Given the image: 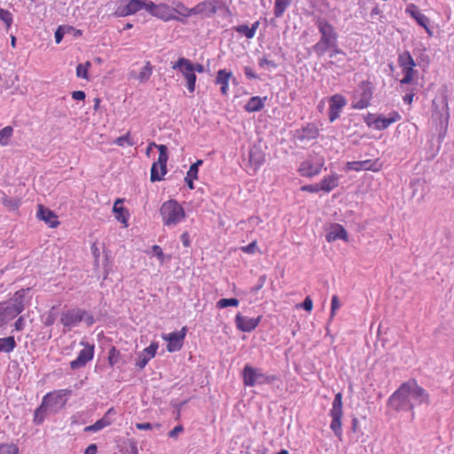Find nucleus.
Masks as SVG:
<instances>
[{
  "label": "nucleus",
  "mask_w": 454,
  "mask_h": 454,
  "mask_svg": "<svg viewBox=\"0 0 454 454\" xmlns=\"http://www.w3.org/2000/svg\"><path fill=\"white\" fill-rule=\"evenodd\" d=\"M387 403L395 411H411L414 419V408L430 404L429 393L415 380L403 383L388 398Z\"/></svg>",
  "instance_id": "1"
},
{
  "label": "nucleus",
  "mask_w": 454,
  "mask_h": 454,
  "mask_svg": "<svg viewBox=\"0 0 454 454\" xmlns=\"http://www.w3.org/2000/svg\"><path fill=\"white\" fill-rule=\"evenodd\" d=\"M320 34L319 41L312 46L317 57H322L327 51V47L338 41V33L327 20L317 18L315 21Z\"/></svg>",
  "instance_id": "2"
},
{
  "label": "nucleus",
  "mask_w": 454,
  "mask_h": 454,
  "mask_svg": "<svg viewBox=\"0 0 454 454\" xmlns=\"http://www.w3.org/2000/svg\"><path fill=\"white\" fill-rule=\"evenodd\" d=\"M81 322H84L88 326H91L95 320L91 313L80 308L67 309L60 314V323L66 331H70L78 326Z\"/></svg>",
  "instance_id": "3"
},
{
  "label": "nucleus",
  "mask_w": 454,
  "mask_h": 454,
  "mask_svg": "<svg viewBox=\"0 0 454 454\" xmlns=\"http://www.w3.org/2000/svg\"><path fill=\"white\" fill-rule=\"evenodd\" d=\"M163 223L167 226H175L185 218L184 208L176 200L164 202L160 210Z\"/></svg>",
  "instance_id": "4"
},
{
  "label": "nucleus",
  "mask_w": 454,
  "mask_h": 454,
  "mask_svg": "<svg viewBox=\"0 0 454 454\" xmlns=\"http://www.w3.org/2000/svg\"><path fill=\"white\" fill-rule=\"evenodd\" d=\"M372 94V83L368 81H363L359 83L357 89L353 91L351 107L357 110L367 108L370 106Z\"/></svg>",
  "instance_id": "5"
},
{
  "label": "nucleus",
  "mask_w": 454,
  "mask_h": 454,
  "mask_svg": "<svg viewBox=\"0 0 454 454\" xmlns=\"http://www.w3.org/2000/svg\"><path fill=\"white\" fill-rule=\"evenodd\" d=\"M242 379L244 385L254 387L255 385L270 384L275 380L274 376L266 375L262 369L254 368L250 364H246L242 371Z\"/></svg>",
  "instance_id": "6"
},
{
  "label": "nucleus",
  "mask_w": 454,
  "mask_h": 454,
  "mask_svg": "<svg viewBox=\"0 0 454 454\" xmlns=\"http://www.w3.org/2000/svg\"><path fill=\"white\" fill-rule=\"evenodd\" d=\"M147 12L162 21L176 20L184 23V20L173 14L172 7L165 3L155 4L153 1H149L147 4Z\"/></svg>",
  "instance_id": "7"
},
{
  "label": "nucleus",
  "mask_w": 454,
  "mask_h": 454,
  "mask_svg": "<svg viewBox=\"0 0 454 454\" xmlns=\"http://www.w3.org/2000/svg\"><path fill=\"white\" fill-rule=\"evenodd\" d=\"M325 165V159L318 155H309L299 166L298 172L301 176L313 177L317 176Z\"/></svg>",
  "instance_id": "8"
},
{
  "label": "nucleus",
  "mask_w": 454,
  "mask_h": 454,
  "mask_svg": "<svg viewBox=\"0 0 454 454\" xmlns=\"http://www.w3.org/2000/svg\"><path fill=\"white\" fill-rule=\"evenodd\" d=\"M159 150L157 161L153 162L151 168V181H160L167 174V161L168 159V147L165 145H155Z\"/></svg>",
  "instance_id": "9"
},
{
  "label": "nucleus",
  "mask_w": 454,
  "mask_h": 454,
  "mask_svg": "<svg viewBox=\"0 0 454 454\" xmlns=\"http://www.w3.org/2000/svg\"><path fill=\"white\" fill-rule=\"evenodd\" d=\"M70 394L69 389L55 390L45 395L42 403L50 411H57L66 405Z\"/></svg>",
  "instance_id": "10"
},
{
  "label": "nucleus",
  "mask_w": 454,
  "mask_h": 454,
  "mask_svg": "<svg viewBox=\"0 0 454 454\" xmlns=\"http://www.w3.org/2000/svg\"><path fill=\"white\" fill-rule=\"evenodd\" d=\"M172 69L179 70L186 80L188 90L192 93L195 90L197 76L192 67V61L181 57L175 63H172Z\"/></svg>",
  "instance_id": "11"
},
{
  "label": "nucleus",
  "mask_w": 454,
  "mask_h": 454,
  "mask_svg": "<svg viewBox=\"0 0 454 454\" xmlns=\"http://www.w3.org/2000/svg\"><path fill=\"white\" fill-rule=\"evenodd\" d=\"M342 395L341 393H337L334 396L332 409L330 411V416L332 417L330 427L337 437H340L342 434Z\"/></svg>",
  "instance_id": "12"
},
{
  "label": "nucleus",
  "mask_w": 454,
  "mask_h": 454,
  "mask_svg": "<svg viewBox=\"0 0 454 454\" xmlns=\"http://www.w3.org/2000/svg\"><path fill=\"white\" fill-rule=\"evenodd\" d=\"M398 64L402 67L403 77L400 81L402 84H409L411 82L416 66L415 61L409 51H405L398 57Z\"/></svg>",
  "instance_id": "13"
},
{
  "label": "nucleus",
  "mask_w": 454,
  "mask_h": 454,
  "mask_svg": "<svg viewBox=\"0 0 454 454\" xmlns=\"http://www.w3.org/2000/svg\"><path fill=\"white\" fill-rule=\"evenodd\" d=\"M187 327L184 326L180 331L163 334L162 339L168 342L167 350L170 353L180 350L184 345Z\"/></svg>",
  "instance_id": "14"
},
{
  "label": "nucleus",
  "mask_w": 454,
  "mask_h": 454,
  "mask_svg": "<svg viewBox=\"0 0 454 454\" xmlns=\"http://www.w3.org/2000/svg\"><path fill=\"white\" fill-rule=\"evenodd\" d=\"M149 0H129L125 5H120L114 12L116 17H126L133 15L145 9L147 12Z\"/></svg>",
  "instance_id": "15"
},
{
  "label": "nucleus",
  "mask_w": 454,
  "mask_h": 454,
  "mask_svg": "<svg viewBox=\"0 0 454 454\" xmlns=\"http://www.w3.org/2000/svg\"><path fill=\"white\" fill-rule=\"evenodd\" d=\"M81 345H83L84 348L80 350L77 357L70 363V367L73 370L84 367L94 356V345L83 341L81 342Z\"/></svg>",
  "instance_id": "16"
},
{
  "label": "nucleus",
  "mask_w": 454,
  "mask_h": 454,
  "mask_svg": "<svg viewBox=\"0 0 454 454\" xmlns=\"http://www.w3.org/2000/svg\"><path fill=\"white\" fill-rule=\"evenodd\" d=\"M347 105V99L340 94L329 98V121L333 122L340 117V111Z\"/></svg>",
  "instance_id": "17"
},
{
  "label": "nucleus",
  "mask_w": 454,
  "mask_h": 454,
  "mask_svg": "<svg viewBox=\"0 0 454 454\" xmlns=\"http://www.w3.org/2000/svg\"><path fill=\"white\" fill-rule=\"evenodd\" d=\"M262 316H258L257 317H248L238 313L235 317L236 327L239 331L245 333H250L254 330L260 324Z\"/></svg>",
  "instance_id": "18"
},
{
  "label": "nucleus",
  "mask_w": 454,
  "mask_h": 454,
  "mask_svg": "<svg viewBox=\"0 0 454 454\" xmlns=\"http://www.w3.org/2000/svg\"><path fill=\"white\" fill-rule=\"evenodd\" d=\"M158 348V343L153 342L147 348L143 349L142 352L138 354V357L136 361V366L140 369H144L148 362L155 356Z\"/></svg>",
  "instance_id": "19"
},
{
  "label": "nucleus",
  "mask_w": 454,
  "mask_h": 454,
  "mask_svg": "<svg viewBox=\"0 0 454 454\" xmlns=\"http://www.w3.org/2000/svg\"><path fill=\"white\" fill-rule=\"evenodd\" d=\"M19 315V310L13 309L9 303L0 302V328L5 326L11 320Z\"/></svg>",
  "instance_id": "20"
},
{
  "label": "nucleus",
  "mask_w": 454,
  "mask_h": 454,
  "mask_svg": "<svg viewBox=\"0 0 454 454\" xmlns=\"http://www.w3.org/2000/svg\"><path fill=\"white\" fill-rule=\"evenodd\" d=\"M346 170L361 171V170H372L378 171L379 167L377 162L371 160H360V161H348L345 167Z\"/></svg>",
  "instance_id": "21"
},
{
  "label": "nucleus",
  "mask_w": 454,
  "mask_h": 454,
  "mask_svg": "<svg viewBox=\"0 0 454 454\" xmlns=\"http://www.w3.org/2000/svg\"><path fill=\"white\" fill-rule=\"evenodd\" d=\"M217 12V5L215 0L204 1L193 7V15L202 14L207 17H211Z\"/></svg>",
  "instance_id": "22"
},
{
  "label": "nucleus",
  "mask_w": 454,
  "mask_h": 454,
  "mask_svg": "<svg viewBox=\"0 0 454 454\" xmlns=\"http://www.w3.org/2000/svg\"><path fill=\"white\" fill-rule=\"evenodd\" d=\"M36 215L39 219L44 221L51 228H55L59 224L56 214L42 205H39Z\"/></svg>",
  "instance_id": "23"
},
{
  "label": "nucleus",
  "mask_w": 454,
  "mask_h": 454,
  "mask_svg": "<svg viewBox=\"0 0 454 454\" xmlns=\"http://www.w3.org/2000/svg\"><path fill=\"white\" fill-rule=\"evenodd\" d=\"M115 411L114 408H110L106 413L103 416L102 419L97 420L94 424L85 427V432H98L102 430L103 428L108 427L112 423V419H110L111 414H114Z\"/></svg>",
  "instance_id": "24"
},
{
  "label": "nucleus",
  "mask_w": 454,
  "mask_h": 454,
  "mask_svg": "<svg viewBox=\"0 0 454 454\" xmlns=\"http://www.w3.org/2000/svg\"><path fill=\"white\" fill-rule=\"evenodd\" d=\"M264 153L259 146L254 145L249 151V164L256 171L264 162Z\"/></svg>",
  "instance_id": "25"
},
{
  "label": "nucleus",
  "mask_w": 454,
  "mask_h": 454,
  "mask_svg": "<svg viewBox=\"0 0 454 454\" xmlns=\"http://www.w3.org/2000/svg\"><path fill=\"white\" fill-rule=\"evenodd\" d=\"M326 240L333 242L337 239L348 240V233L344 227L339 223H335L331 226L329 231L326 234Z\"/></svg>",
  "instance_id": "26"
},
{
  "label": "nucleus",
  "mask_w": 454,
  "mask_h": 454,
  "mask_svg": "<svg viewBox=\"0 0 454 454\" xmlns=\"http://www.w3.org/2000/svg\"><path fill=\"white\" fill-rule=\"evenodd\" d=\"M232 77V72L220 69L215 77V83L221 86L220 90L223 95H227L229 91V82Z\"/></svg>",
  "instance_id": "27"
},
{
  "label": "nucleus",
  "mask_w": 454,
  "mask_h": 454,
  "mask_svg": "<svg viewBox=\"0 0 454 454\" xmlns=\"http://www.w3.org/2000/svg\"><path fill=\"white\" fill-rule=\"evenodd\" d=\"M297 137L301 141L315 139L319 135V130L314 123H309L297 131Z\"/></svg>",
  "instance_id": "28"
},
{
  "label": "nucleus",
  "mask_w": 454,
  "mask_h": 454,
  "mask_svg": "<svg viewBox=\"0 0 454 454\" xmlns=\"http://www.w3.org/2000/svg\"><path fill=\"white\" fill-rule=\"evenodd\" d=\"M27 291H28V289L27 290L20 289L14 294L13 297L9 301H6L13 309H18L19 314H20L25 309L24 299H25V295L27 293Z\"/></svg>",
  "instance_id": "29"
},
{
  "label": "nucleus",
  "mask_w": 454,
  "mask_h": 454,
  "mask_svg": "<svg viewBox=\"0 0 454 454\" xmlns=\"http://www.w3.org/2000/svg\"><path fill=\"white\" fill-rule=\"evenodd\" d=\"M266 100L267 97H252L251 98H249L244 108L248 113L259 112L264 107V103Z\"/></svg>",
  "instance_id": "30"
},
{
  "label": "nucleus",
  "mask_w": 454,
  "mask_h": 454,
  "mask_svg": "<svg viewBox=\"0 0 454 454\" xmlns=\"http://www.w3.org/2000/svg\"><path fill=\"white\" fill-rule=\"evenodd\" d=\"M339 175L333 174L328 176H325L319 183L321 191L330 192L339 184Z\"/></svg>",
  "instance_id": "31"
},
{
  "label": "nucleus",
  "mask_w": 454,
  "mask_h": 454,
  "mask_svg": "<svg viewBox=\"0 0 454 454\" xmlns=\"http://www.w3.org/2000/svg\"><path fill=\"white\" fill-rule=\"evenodd\" d=\"M153 74V66L149 61H147L145 66L141 68L140 72L137 74H135V72L132 71L130 75L137 80L139 82L143 83L147 82Z\"/></svg>",
  "instance_id": "32"
},
{
  "label": "nucleus",
  "mask_w": 454,
  "mask_h": 454,
  "mask_svg": "<svg viewBox=\"0 0 454 454\" xmlns=\"http://www.w3.org/2000/svg\"><path fill=\"white\" fill-rule=\"evenodd\" d=\"M411 12V16L415 19L419 25L423 27L428 33H430V29L428 27L429 20L419 10H418L414 5L411 7V10L408 9Z\"/></svg>",
  "instance_id": "33"
},
{
  "label": "nucleus",
  "mask_w": 454,
  "mask_h": 454,
  "mask_svg": "<svg viewBox=\"0 0 454 454\" xmlns=\"http://www.w3.org/2000/svg\"><path fill=\"white\" fill-rule=\"evenodd\" d=\"M365 121L369 127L373 126V128L378 130L386 129L392 124L391 120H389L388 118H387L385 116H379L376 119H374L372 121H371L367 119Z\"/></svg>",
  "instance_id": "34"
},
{
  "label": "nucleus",
  "mask_w": 454,
  "mask_h": 454,
  "mask_svg": "<svg viewBox=\"0 0 454 454\" xmlns=\"http://www.w3.org/2000/svg\"><path fill=\"white\" fill-rule=\"evenodd\" d=\"M122 200L118 199L114 205L113 211L116 214V219L127 225L128 216L127 210L121 205Z\"/></svg>",
  "instance_id": "35"
},
{
  "label": "nucleus",
  "mask_w": 454,
  "mask_h": 454,
  "mask_svg": "<svg viewBox=\"0 0 454 454\" xmlns=\"http://www.w3.org/2000/svg\"><path fill=\"white\" fill-rule=\"evenodd\" d=\"M173 5H174V7H172L173 14L176 13L177 15L184 17V18H187V17L193 15V8L186 7L180 1H174Z\"/></svg>",
  "instance_id": "36"
},
{
  "label": "nucleus",
  "mask_w": 454,
  "mask_h": 454,
  "mask_svg": "<svg viewBox=\"0 0 454 454\" xmlns=\"http://www.w3.org/2000/svg\"><path fill=\"white\" fill-rule=\"evenodd\" d=\"M15 347L16 341L14 337L0 338V352L10 353L14 350Z\"/></svg>",
  "instance_id": "37"
},
{
  "label": "nucleus",
  "mask_w": 454,
  "mask_h": 454,
  "mask_svg": "<svg viewBox=\"0 0 454 454\" xmlns=\"http://www.w3.org/2000/svg\"><path fill=\"white\" fill-rule=\"evenodd\" d=\"M292 0H275L274 15L276 18L283 16L284 12L291 4Z\"/></svg>",
  "instance_id": "38"
},
{
  "label": "nucleus",
  "mask_w": 454,
  "mask_h": 454,
  "mask_svg": "<svg viewBox=\"0 0 454 454\" xmlns=\"http://www.w3.org/2000/svg\"><path fill=\"white\" fill-rule=\"evenodd\" d=\"M1 202L4 206L11 210L18 209L20 205V200L15 198H9L4 193H2Z\"/></svg>",
  "instance_id": "39"
},
{
  "label": "nucleus",
  "mask_w": 454,
  "mask_h": 454,
  "mask_svg": "<svg viewBox=\"0 0 454 454\" xmlns=\"http://www.w3.org/2000/svg\"><path fill=\"white\" fill-rule=\"evenodd\" d=\"M197 178L198 171H196V166H191L184 178L185 183L188 185L189 189H194L193 181L196 180Z\"/></svg>",
  "instance_id": "40"
},
{
  "label": "nucleus",
  "mask_w": 454,
  "mask_h": 454,
  "mask_svg": "<svg viewBox=\"0 0 454 454\" xmlns=\"http://www.w3.org/2000/svg\"><path fill=\"white\" fill-rule=\"evenodd\" d=\"M13 129L11 126H6L0 130V145H6L12 136Z\"/></svg>",
  "instance_id": "41"
},
{
  "label": "nucleus",
  "mask_w": 454,
  "mask_h": 454,
  "mask_svg": "<svg viewBox=\"0 0 454 454\" xmlns=\"http://www.w3.org/2000/svg\"><path fill=\"white\" fill-rule=\"evenodd\" d=\"M239 304V301L236 298H223L216 302V308L224 309L227 307H237Z\"/></svg>",
  "instance_id": "42"
},
{
  "label": "nucleus",
  "mask_w": 454,
  "mask_h": 454,
  "mask_svg": "<svg viewBox=\"0 0 454 454\" xmlns=\"http://www.w3.org/2000/svg\"><path fill=\"white\" fill-rule=\"evenodd\" d=\"M48 411L49 410L47 409V407L44 406L43 403H42L41 405L35 411V417H34L35 423H36V424L43 423L45 419L46 412Z\"/></svg>",
  "instance_id": "43"
},
{
  "label": "nucleus",
  "mask_w": 454,
  "mask_h": 454,
  "mask_svg": "<svg viewBox=\"0 0 454 454\" xmlns=\"http://www.w3.org/2000/svg\"><path fill=\"white\" fill-rule=\"evenodd\" d=\"M0 454H19V448L13 443L0 444Z\"/></svg>",
  "instance_id": "44"
},
{
  "label": "nucleus",
  "mask_w": 454,
  "mask_h": 454,
  "mask_svg": "<svg viewBox=\"0 0 454 454\" xmlns=\"http://www.w3.org/2000/svg\"><path fill=\"white\" fill-rule=\"evenodd\" d=\"M0 20L5 24L6 29H9L13 22L12 14L4 9L0 12Z\"/></svg>",
  "instance_id": "45"
},
{
  "label": "nucleus",
  "mask_w": 454,
  "mask_h": 454,
  "mask_svg": "<svg viewBox=\"0 0 454 454\" xmlns=\"http://www.w3.org/2000/svg\"><path fill=\"white\" fill-rule=\"evenodd\" d=\"M235 31L239 34L244 35L247 39L254 38L253 30H251L250 27L246 24L239 25L234 27Z\"/></svg>",
  "instance_id": "46"
},
{
  "label": "nucleus",
  "mask_w": 454,
  "mask_h": 454,
  "mask_svg": "<svg viewBox=\"0 0 454 454\" xmlns=\"http://www.w3.org/2000/svg\"><path fill=\"white\" fill-rule=\"evenodd\" d=\"M90 67V63L87 61L85 64H79L76 67V75L79 78L88 79V69Z\"/></svg>",
  "instance_id": "47"
},
{
  "label": "nucleus",
  "mask_w": 454,
  "mask_h": 454,
  "mask_svg": "<svg viewBox=\"0 0 454 454\" xmlns=\"http://www.w3.org/2000/svg\"><path fill=\"white\" fill-rule=\"evenodd\" d=\"M153 254L157 256L158 260L160 263H163L166 260H170L171 255H165L162 252V249L160 246L154 245L152 247Z\"/></svg>",
  "instance_id": "48"
},
{
  "label": "nucleus",
  "mask_w": 454,
  "mask_h": 454,
  "mask_svg": "<svg viewBox=\"0 0 454 454\" xmlns=\"http://www.w3.org/2000/svg\"><path fill=\"white\" fill-rule=\"evenodd\" d=\"M327 51H330L329 57L334 58L339 54L345 55V52L339 47L338 41L327 47Z\"/></svg>",
  "instance_id": "49"
},
{
  "label": "nucleus",
  "mask_w": 454,
  "mask_h": 454,
  "mask_svg": "<svg viewBox=\"0 0 454 454\" xmlns=\"http://www.w3.org/2000/svg\"><path fill=\"white\" fill-rule=\"evenodd\" d=\"M114 144L119 146H124L125 145H133V142L131 141L129 134L117 137Z\"/></svg>",
  "instance_id": "50"
},
{
  "label": "nucleus",
  "mask_w": 454,
  "mask_h": 454,
  "mask_svg": "<svg viewBox=\"0 0 454 454\" xmlns=\"http://www.w3.org/2000/svg\"><path fill=\"white\" fill-rule=\"evenodd\" d=\"M340 307V301L337 295H333L332 297L331 301V315L330 317L333 318L335 315V311Z\"/></svg>",
  "instance_id": "51"
},
{
  "label": "nucleus",
  "mask_w": 454,
  "mask_h": 454,
  "mask_svg": "<svg viewBox=\"0 0 454 454\" xmlns=\"http://www.w3.org/2000/svg\"><path fill=\"white\" fill-rule=\"evenodd\" d=\"M67 27H59L57 30L55 31V42L56 43H59L65 34H67Z\"/></svg>",
  "instance_id": "52"
},
{
  "label": "nucleus",
  "mask_w": 454,
  "mask_h": 454,
  "mask_svg": "<svg viewBox=\"0 0 454 454\" xmlns=\"http://www.w3.org/2000/svg\"><path fill=\"white\" fill-rule=\"evenodd\" d=\"M122 454H138L137 443L133 441L129 442V446L122 450Z\"/></svg>",
  "instance_id": "53"
},
{
  "label": "nucleus",
  "mask_w": 454,
  "mask_h": 454,
  "mask_svg": "<svg viewBox=\"0 0 454 454\" xmlns=\"http://www.w3.org/2000/svg\"><path fill=\"white\" fill-rule=\"evenodd\" d=\"M256 249H257L256 241H253V242L249 243L247 246L241 247V250L243 252L249 254H254Z\"/></svg>",
  "instance_id": "54"
},
{
  "label": "nucleus",
  "mask_w": 454,
  "mask_h": 454,
  "mask_svg": "<svg viewBox=\"0 0 454 454\" xmlns=\"http://www.w3.org/2000/svg\"><path fill=\"white\" fill-rule=\"evenodd\" d=\"M55 307H52L51 309L49 312V315L47 316L45 319V325L50 326L52 325L56 321V314L54 312Z\"/></svg>",
  "instance_id": "55"
},
{
  "label": "nucleus",
  "mask_w": 454,
  "mask_h": 454,
  "mask_svg": "<svg viewBox=\"0 0 454 454\" xmlns=\"http://www.w3.org/2000/svg\"><path fill=\"white\" fill-rule=\"evenodd\" d=\"M301 191L314 193L321 191V188L319 184H307L301 187Z\"/></svg>",
  "instance_id": "56"
},
{
  "label": "nucleus",
  "mask_w": 454,
  "mask_h": 454,
  "mask_svg": "<svg viewBox=\"0 0 454 454\" xmlns=\"http://www.w3.org/2000/svg\"><path fill=\"white\" fill-rule=\"evenodd\" d=\"M259 66L262 67H263L265 66H269V67H273V68L277 67V64L274 61L269 60L265 57H263V58L259 59Z\"/></svg>",
  "instance_id": "57"
},
{
  "label": "nucleus",
  "mask_w": 454,
  "mask_h": 454,
  "mask_svg": "<svg viewBox=\"0 0 454 454\" xmlns=\"http://www.w3.org/2000/svg\"><path fill=\"white\" fill-rule=\"evenodd\" d=\"M244 73L247 78L248 79H258V75L250 67H245Z\"/></svg>",
  "instance_id": "58"
},
{
  "label": "nucleus",
  "mask_w": 454,
  "mask_h": 454,
  "mask_svg": "<svg viewBox=\"0 0 454 454\" xmlns=\"http://www.w3.org/2000/svg\"><path fill=\"white\" fill-rule=\"evenodd\" d=\"M25 327L24 317H20L14 323V329L16 331H22Z\"/></svg>",
  "instance_id": "59"
},
{
  "label": "nucleus",
  "mask_w": 454,
  "mask_h": 454,
  "mask_svg": "<svg viewBox=\"0 0 454 454\" xmlns=\"http://www.w3.org/2000/svg\"><path fill=\"white\" fill-rule=\"evenodd\" d=\"M184 431L183 426L179 425L175 427L169 433L168 436L170 438H176L177 435Z\"/></svg>",
  "instance_id": "60"
},
{
  "label": "nucleus",
  "mask_w": 454,
  "mask_h": 454,
  "mask_svg": "<svg viewBox=\"0 0 454 454\" xmlns=\"http://www.w3.org/2000/svg\"><path fill=\"white\" fill-rule=\"evenodd\" d=\"M301 307L306 310V311H311L312 310V308H313V301L312 300L310 299V297H306L305 300L303 301L302 304H301Z\"/></svg>",
  "instance_id": "61"
},
{
  "label": "nucleus",
  "mask_w": 454,
  "mask_h": 454,
  "mask_svg": "<svg viewBox=\"0 0 454 454\" xmlns=\"http://www.w3.org/2000/svg\"><path fill=\"white\" fill-rule=\"evenodd\" d=\"M85 93L82 90H75L72 93V98L74 100H83L85 98Z\"/></svg>",
  "instance_id": "62"
},
{
  "label": "nucleus",
  "mask_w": 454,
  "mask_h": 454,
  "mask_svg": "<svg viewBox=\"0 0 454 454\" xmlns=\"http://www.w3.org/2000/svg\"><path fill=\"white\" fill-rule=\"evenodd\" d=\"M387 118L391 120V123H395L401 120V115L398 112L394 111V112L389 113V114Z\"/></svg>",
  "instance_id": "63"
},
{
  "label": "nucleus",
  "mask_w": 454,
  "mask_h": 454,
  "mask_svg": "<svg viewBox=\"0 0 454 454\" xmlns=\"http://www.w3.org/2000/svg\"><path fill=\"white\" fill-rule=\"evenodd\" d=\"M97 445L94 443L90 444L84 450V454H96L97 453Z\"/></svg>",
  "instance_id": "64"
}]
</instances>
